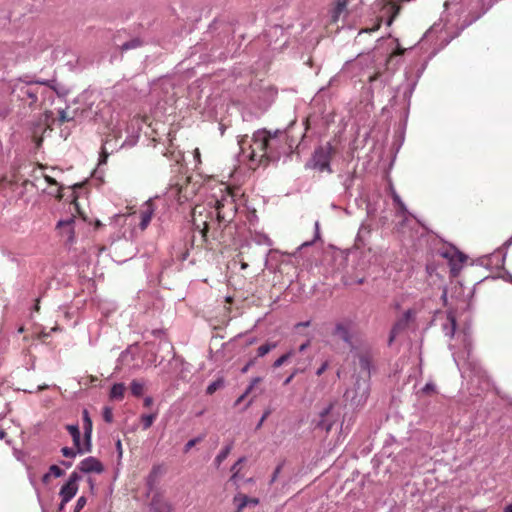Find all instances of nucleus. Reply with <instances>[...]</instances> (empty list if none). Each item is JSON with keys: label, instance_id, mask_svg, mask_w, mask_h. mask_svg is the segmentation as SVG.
Segmentation results:
<instances>
[{"label": "nucleus", "instance_id": "1", "mask_svg": "<svg viewBox=\"0 0 512 512\" xmlns=\"http://www.w3.org/2000/svg\"><path fill=\"white\" fill-rule=\"evenodd\" d=\"M234 197V192L225 187V193L220 199L193 208V225L200 231L204 241L209 231H217L232 221L237 211Z\"/></svg>", "mask_w": 512, "mask_h": 512}, {"label": "nucleus", "instance_id": "2", "mask_svg": "<svg viewBox=\"0 0 512 512\" xmlns=\"http://www.w3.org/2000/svg\"><path fill=\"white\" fill-rule=\"evenodd\" d=\"M336 154V148L327 142L315 149L310 160L306 163V168H311L319 172L331 174L333 172L330 162Z\"/></svg>", "mask_w": 512, "mask_h": 512}, {"label": "nucleus", "instance_id": "3", "mask_svg": "<svg viewBox=\"0 0 512 512\" xmlns=\"http://www.w3.org/2000/svg\"><path fill=\"white\" fill-rule=\"evenodd\" d=\"M268 142L269 131L263 129L253 134L251 144L249 145L251 150L249 158L251 161L258 162V164H267L270 162L268 161Z\"/></svg>", "mask_w": 512, "mask_h": 512}, {"label": "nucleus", "instance_id": "4", "mask_svg": "<svg viewBox=\"0 0 512 512\" xmlns=\"http://www.w3.org/2000/svg\"><path fill=\"white\" fill-rule=\"evenodd\" d=\"M370 392L369 379H358L353 389H348L344 397L351 405L355 407L363 406L368 399Z\"/></svg>", "mask_w": 512, "mask_h": 512}, {"label": "nucleus", "instance_id": "5", "mask_svg": "<svg viewBox=\"0 0 512 512\" xmlns=\"http://www.w3.org/2000/svg\"><path fill=\"white\" fill-rule=\"evenodd\" d=\"M355 330V324L349 319L340 320L335 323L332 331V336L336 339L342 340L348 346H353V335Z\"/></svg>", "mask_w": 512, "mask_h": 512}, {"label": "nucleus", "instance_id": "6", "mask_svg": "<svg viewBox=\"0 0 512 512\" xmlns=\"http://www.w3.org/2000/svg\"><path fill=\"white\" fill-rule=\"evenodd\" d=\"M286 133L284 131H275L271 133L269 131V142L267 145L268 149V161H276L280 157V150L283 148L286 142Z\"/></svg>", "mask_w": 512, "mask_h": 512}, {"label": "nucleus", "instance_id": "7", "mask_svg": "<svg viewBox=\"0 0 512 512\" xmlns=\"http://www.w3.org/2000/svg\"><path fill=\"white\" fill-rule=\"evenodd\" d=\"M415 315H416V311L414 309H408L407 311L404 312L402 317L399 318L394 323V325L390 331V336H389V340H388L389 345H391L393 343L396 336L400 332H402L403 330H405L408 327L410 321H412L414 319Z\"/></svg>", "mask_w": 512, "mask_h": 512}, {"label": "nucleus", "instance_id": "8", "mask_svg": "<svg viewBox=\"0 0 512 512\" xmlns=\"http://www.w3.org/2000/svg\"><path fill=\"white\" fill-rule=\"evenodd\" d=\"M80 479L77 472L71 473L68 481L61 487L59 495L64 503H68L78 491V480Z\"/></svg>", "mask_w": 512, "mask_h": 512}, {"label": "nucleus", "instance_id": "9", "mask_svg": "<svg viewBox=\"0 0 512 512\" xmlns=\"http://www.w3.org/2000/svg\"><path fill=\"white\" fill-rule=\"evenodd\" d=\"M74 223L75 217L72 216L66 220H60L56 225V229L59 231L60 236L65 239L67 244H72L74 242Z\"/></svg>", "mask_w": 512, "mask_h": 512}, {"label": "nucleus", "instance_id": "10", "mask_svg": "<svg viewBox=\"0 0 512 512\" xmlns=\"http://www.w3.org/2000/svg\"><path fill=\"white\" fill-rule=\"evenodd\" d=\"M78 468L84 473H101L104 470L102 463L95 457L85 458L80 462Z\"/></svg>", "mask_w": 512, "mask_h": 512}, {"label": "nucleus", "instance_id": "11", "mask_svg": "<svg viewBox=\"0 0 512 512\" xmlns=\"http://www.w3.org/2000/svg\"><path fill=\"white\" fill-rule=\"evenodd\" d=\"M153 212L152 205L150 203H146L137 213L139 227L142 231L145 230L151 222Z\"/></svg>", "mask_w": 512, "mask_h": 512}, {"label": "nucleus", "instance_id": "12", "mask_svg": "<svg viewBox=\"0 0 512 512\" xmlns=\"http://www.w3.org/2000/svg\"><path fill=\"white\" fill-rule=\"evenodd\" d=\"M234 504L237 506L236 512H242L248 505L256 506L259 504L258 498L248 497L243 493H238L233 498Z\"/></svg>", "mask_w": 512, "mask_h": 512}, {"label": "nucleus", "instance_id": "13", "mask_svg": "<svg viewBox=\"0 0 512 512\" xmlns=\"http://www.w3.org/2000/svg\"><path fill=\"white\" fill-rule=\"evenodd\" d=\"M151 509L154 512H171L172 506L169 502L163 499L159 494L153 496L151 500Z\"/></svg>", "mask_w": 512, "mask_h": 512}, {"label": "nucleus", "instance_id": "14", "mask_svg": "<svg viewBox=\"0 0 512 512\" xmlns=\"http://www.w3.org/2000/svg\"><path fill=\"white\" fill-rule=\"evenodd\" d=\"M350 0H336L334 7L330 11L331 22L337 23L341 14L346 11Z\"/></svg>", "mask_w": 512, "mask_h": 512}, {"label": "nucleus", "instance_id": "15", "mask_svg": "<svg viewBox=\"0 0 512 512\" xmlns=\"http://www.w3.org/2000/svg\"><path fill=\"white\" fill-rule=\"evenodd\" d=\"M359 366L364 372V378L370 379V367L372 363V356L369 352H362L358 355Z\"/></svg>", "mask_w": 512, "mask_h": 512}, {"label": "nucleus", "instance_id": "16", "mask_svg": "<svg viewBox=\"0 0 512 512\" xmlns=\"http://www.w3.org/2000/svg\"><path fill=\"white\" fill-rule=\"evenodd\" d=\"M83 429H84L85 440L88 445V448L86 450L89 451L90 438H91V433H92V421H91V418H90L87 410L83 411Z\"/></svg>", "mask_w": 512, "mask_h": 512}, {"label": "nucleus", "instance_id": "17", "mask_svg": "<svg viewBox=\"0 0 512 512\" xmlns=\"http://www.w3.org/2000/svg\"><path fill=\"white\" fill-rule=\"evenodd\" d=\"M67 430L70 433V435L72 436V439H73L74 445L77 448V451L80 453L84 452V450H82L80 447L81 434H80V430H79L78 426L77 425H68Z\"/></svg>", "mask_w": 512, "mask_h": 512}, {"label": "nucleus", "instance_id": "18", "mask_svg": "<svg viewBox=\"0 0 512 512\" xmlns=\"http://www.w3.org/2000/svg\"><path fill=\"white\" fill-rule=\"evenodd\" d=\"M126 387L123 383H116L110 390V398L115 400H122L124 397Z\"/></svg>", "mask_w": 512, "mask_h": 512}, {"label": "nucleus", "instance_id": "19", "mask_svg": "<svg viewBox=\"0 0 512 512\" xmlns=\"http://www.w3.org/2000/svg\"><path fill=\"white\" fill-rule=\"evenodd\" d=\"M164 472V469L162 466L157 465L153 466L152 470L150 471L148 478H147V484L152 488V486L156 483L158 477Z\"/></svg>", "mask_w": 512, "mask_h": 512}, {"label": "nucleus", "instance_id": "20", "mask_svg": "<svg viewBox=\"0 0 512 512\" xmlns=\"http://www.w3.org/2000/svg\"><path fill=\"white\" fill-rule=\"evenodd\" d=\"M164 472V469L162 466L157 465L153 466L152 470L150 471L148 478H147V484L152 488V486L156 483L158 477Z\"/></svg>", "mask_w": 512, "mask_h": 512}, {"label": "nucleus", "instance_id": "21", "mask_svg": "<svg viewBox=\"0 0 512 512\" xmlns=\"http://www.w3.org/2000/svg\"><path fill=\"white\" fill-rule=\"evenodd\" d=\"M164 472V469L162 466L157 465L153 466L152 470L150 471L148 478H147V484L152 488V486L156 483L158 477Z\"/></svg>", "mask_w": 512, "mask_h": 512}, {"label": "nucleus", "instance_id": "22", "mask_svg": "<svg viewBox=\"0 0 512 512\" xmlns=\"http://www.w3.org/2000/svg\"><path fill=\"white\" fill-rule=\"evenodd\" d=\"M246 461V457H241L238 459V461L231 467L232 475L229 479L230 482L237 485L238 479H239V473H240V465L243 464Z\"/></svg>", "mask_w": 512, "mask_h": 512}, {"label": "nucleus", "instance_id": "23", "mask_svg": "<svg viewBox=\"0 0 512 512\" xmlns=\"http://www.w3.org/2000/svg\"><path fill=\"white\" fill-rule=\"evenodd\" d=\"M233 448V444L230 443L228 445H226L221 451L220 453L215 457L214 459V464L216 465V467H220V465L222 464V462L228 457V455L230 454L231 450Z\"/></svg>", "mask_w": 512, "mask_h": 512}, {"label": "nucleus", "instance_id": "24", "mask_svg": "<svg viewBox=\"0 0 512 512\" xmlns=\"http://www.w3.org/2000/svg\"><path fill=\"white\" fill-rule=\"evenodd\" d=\"M130 390L135 397H140L144 392V383L137 379H134L130 383Z\"/></svg>", "mask_w": 512, "mask_h": 512}, {"label": "nucleus", "instance_id": "25", "mask_svg": "<svg viewBox=\"0 0 512 512\" xmlns=\"http://www.w3.org/2000/svg\"><path fill=\"white\" fill-rule=\"evenodd\" d=\"M262 381V378L256 377L251 381V384L248 386L246 391L235 401V406H238L248 394H250L255 387V385L259 384Z\"/></svg>", "mask_w": 512, "mask_h": 512}, {"label": "nucleus", "instance_id": "26", "mask_svg": "<svg viewBox=\"0 0 512 512\" xmlns=\"http://www.w3.org/2000/svg\"><path fill=\"white\" fill-rule=\"evenodd\" d=\"M330 409H331V406L328 407L327 409H325L322 413H321V420L320 422L318 423V426L322 429H324L327 433L331 430L332 428V423L331 422H327V420L325 419L326 416L329 414L330 412Z\"/></svg>", "mask_w": 512, "mask_h": 512}, {"label": "nucleus", "instance_id": "27", "mask_svg": "<svg viewBox=\"0 0 512 512\" xmlns=\"http://www.w3.org/2000/svg\"><path fill=\"white\" fill-rule=\"evenodd\" d=\"M63 474L64 471L60 467H58L57 465H52L49 468V473L45 474L42 480L43 482L47 483L51 475H53L54 477H60Z\"/></svg>", "mask_w": 512, "mask_h": 512}, {"label": "nucleus", "instance_id": "28", "mask_svg": "<svg viewBox=\"0 0 512 512\" xmlns=\"http://www.w3.org/2000/svg\"><path fill=\"white\" fill-rule=\"evenodd\" d=\"M142 46V41L139 38H134L130 41L125 42L123 45H121L120 49L122 52L128 51L130 49H135Z\"/></svg>", "mask_w": 512, "mask_h": 512}, {"label": "nucleus", "instance_id": "29", "mask_svg": "<svg viewBox=\"0 0 512 512\" xmlns=\"http://www.w3.org/2000/svg\"><path fill=\"white\" fill-rule=\"evenodd\" d=\"M295 355V351L294 350H290L289 352L283 354L282 356H280L278 359H276L273 363V367L274 368H279L281 367L288 359H290L291 357H293Z\"/></svg>", "mask_w": 512, "mask_h": 512}, {"label": "nucleus", "instance_id": "30", "mask_svg": "<svg viewBox=\"0 0 512 512\" xmlns=\"http://www.w3.org/2000/svg\"><path fill=\"white\" fill-rule=\"evenodd\" d=\"M224 385V381L223 379L219 378L215 381H213L212 383H210L206 389V393L208 395H212L214 394L218 389H220L221 387H223Z\"/></svg>", "mask_w": 512, "mask_h": 512}, {"label": "nucleus", "instance_id": "31", "mask_svg": "<svg viewBox=\"0 0 512 512\" xmlns=\"http://www.w3.org/2000/svg\"><path fill=\"white\" fill-rule=\"evenodd\" d=\"M387 4L389 6V10L392 13L390 18L387 21V24L391 25L392 22L394 21V19L396 18V16L398 15L399 11H400V6L398 4H396L395 2H392V1H389Z\"/></svg>", "mask_w": 512, "mask_h": 512}, {"label": "nucleus", "instance_id": "32", "mask_svg": "<svg viewBox=\"0 0 512 512\" xmlns=\"http://www.w3.org/2000/svg\"><path fill=\"white\" fill-rule=\"evenodd\" d=\"M156 414H144L141 416V421L143 423V429L146 430L150 428L153 424V422L156 419Z\"/></svg>", "mask_w": 512, "mask_h": 512}, {"label": "nucleus", "instance_id": "33", "mask_svg": "<svg viewBox=\"0 0 512 512\" xmlns=\"http://www.w3.org/2000/svg\"><path fill=\"white\" fill-rule=\"evenodd\" d=\"M275 347H276V343H267V344L261 345L257 350L258 357L265 356Z\"/></svg>", "mask_w": 512, "mask_h": 512}, {"label": "nucleus", "instance_id": "34", "mask_svg": "<svg viewBox=\"0 0 512 512\" xmlns=\"http://www.w3.org/2000/svg\"><path fill=\"white\" fill-rule=\"evenodd\" d=\"M81 187H82V184H74L73 187H72L73 189L71 191V195H70L71 203L74 205V207H75V209L77 210L78 213H80V211H79V205H78V202H77L78 197L76 195L75 189L81 188Z\"/></svg>", "mask_w": 512, "mask_h": 512}, {"label": "nucleus", "instance_id": "35", "mask_svg": "<svg viewBox=\"0 0 512 512\" xmlns=\"http://www.w3.org/2000/svg\"><path fill=\"white\" fill-rule=\"evenodd\" d=\"M447 320L449 321L450 327L446 332L447 335L453 336L456 329V319L452 313H449L447 316Z\"/></svg>", "mask_w": 512, "mask_h": 512}, {"label": "nucleus", "instance_id": "36", "mask_svg": "<svg viewBox=\"0 0 512 512\" xmlns=\"http://www.w3.org/2000/svg\"><path fill=\"white\" fill-rule=\"evenodd\" d=\"M103 418L106 422L111 423L113 421V412L110 407H105L103 411Z\"/></svg>", "mask_w": 512, "mask_h": 512}, {"label": "nucleus", "instance_id": "37", "mask_svg": "<svg viewBox=\"0 0 512 512\" xmlns=\"http://www.w3.org/2000/svg\"><path fill=\"white\" fill-rule=\"evenodd\" d=\"M422 393H424L426 395H431V394L435 393V385L433 383H427L422 388Z\"/></svg>", "mask_w": 512, "mask_h": 512}, {"label": "nucleus", "instance_id": "38", "mask_svg": "<svg viewBox=\"0 0 512 512\" xmlns=\"http://www.w3.org/2000/svg\"><path fill=\"white\" fill-rule=\"evenodd\" d=\"M200 441H201V438H200V437L189 440V441L185 444L184 451H185V452H188L191 448H193V447H194L197 443H199Z\"/></svg>", "mask_w": 512, "mask_h": 512}, {"label": "nucleus", "instance_id": "39", "mask_svg": "<svg viewBox=\"0 0 512 512\" xmlns=\"http://www.w3.org/2000/svg\"><path fill=\"white\" fill-rule=\"evenodd\" d=\"M85 505H86V498L84 496H81L80 498H78V500L76 502L74 512H79L81 509L84 508Z\"/></svg>", "mask_w": 512, "mask_h": 512}, {"label": "nucleus", "instance_id": "40", "mask_svg": "<svg viewBox=\"0 0 512 512\" xmlns=\"http://www.w3.org/2000/svg\"><path fill=\"white\" fill-rule=\"evenodd\" d=\"M61 452H62L63 456L69 457V458L75 457V455H76V452L72 448H69V447L62 448Z\"/></svg>", "mask_w": 512, "mask_h": 512}, {"label": "nucleus", "instance_id": "41", "mask_svg": "<svg viewBox=\"0 0 512 512\" xmlns=\"http://www.w3.org/2000/svg\"><path fill=\"white\" fill-rule=\"evenodd\" d=\"M328 367H329L328 361L323 362L322 365L317 369L316 375L321 376L327 370Z\"/></svg>", "mask_w": 512, "mask_h": 512}, {"label": "nucleus", "instance_id": "42", "mask_svg": "<svg viewBox=\"0 0 512 512\" xmlns=\"http://www.w3.org/2000/svg\"><path fill=\"white\" fill-rule=\"evenodd\" d=\"M281 469H282V465H278V466L276 467V469H275V471H274V473H273V475H272L271 481H270L271 483H273V482H275V481H276V479H277V477H278V475H279V473H280Z\"/></svg>", "mask_w": 512, "mask_h": 512}, {"label": "nucleus", "instance_id": "43", "mask_svg": "<svg viewBox=\"0 0 512 512\" xmlns=\"http://www.w3.org/2000/svg\"><path fill=\"white\" fill-rule=\"evenodd\" d=\"M44 179L50 185H58V182L54 178L50 177L49 175H44Z\"/></svg>", "mask_w": 512, "mask_h": 512}, {"label": "nucleus", "instance_id": "44", "mask_svg": "<svg viewBox=\"0 0 512 512\" xmlns=\"http://www.w3.org/2000/svg\"><path fill=\"white\" fill-rule=\"evenodd\" d=\"M193 156H194V159L198 162V163H201V154H200V150L198 148H196L193 152Z\"/></svg>", "mask_w": 512, "mask_h": 512}, {"label": "nucleus", "instance_id": "45", "mask_svg": "<svg viewBox=\"0 0 512 512\" xmlns=\"http://www.w3.org/2000/svg\"><path fill=\"white\" fill-rule=\"evenodd\" d=\"M309 346H310V340L306 341L305 343H303L299 346V352L305 351Z\"/></svg>", "mask_w": 512, "mask_h": 512}, {"label": "nucleus", "instance_id": "46", "mask_svg": "<svg viewBox=\"0 0 512 512\" xmlns=\"http://www.w3.org/2000/svg\"><path fill=\"white\" fill-rule=\"evenodd\" d=\"M297 374V370H295L289 377H287L284 381V385H288L292 379L295 377V375Z\"/></svg>", "mask_w": 512, "mask_h": 512}, {"label": "nucleus", "instance_id": "47", "mask_svg": "<svg viewBox=\"0 0 512 512\" xmlns=\"http://www.w3.org/2000/svg\"><path fill=\"white\" fill-rule=\"evenodd\" d=\"M404 51H405V49H403V48H397V49H396V50H395V51L390 55V57H392V56H396V55H402V54H404Z\"/></svg>", "mask_w": 512, "mask_h": 512}, {"label": "nucleus", "instance_id": "48", "mask_svg": "<svg viewBox=\"0 0 512 512\" xmlns=\"http://www.w3.org/2000/svg\"><path fill=\"white\" fill-rule=\"evenodd\" d=\"M153 403V399L151 397H146L144 399V406L149 407Z\"/></svg>", "mask_w": 512, "mask_h": 512}, {"label": "nucleus", "instance_id": "49", "mask_svg": "<svg viewBox=\"0 0 512 512\" xmlns=\"http://www.w3.org/2000/svg\"><path fill=\"white\" fill-rule=\"evenodd\" d=\"M62 190H63L62 187H60L59 190H58V194L56 195V198L58 200H62L64 198V194L62 193Z\"/></svg>", "mask_w": 512, "mask_h": 512}, {"label": "nucleus", "instance_id": "50", "mask_svg": "<svg viewBox=\"0 0 512 512\" xmlns=\"http://www.w3.org/2000/svg\"><path fill=\"white\" fill-rule=\"evenodd\" d=\"M393 201H394L396 204H400V203L402 202V201H401V199H400V197H399V195H397V194H394V195H393Z\"/></svg>", "mask_w": 512, "mask_h": 512}, {"label": "nucleus", "instance_id": "51", "mask_svg": "<svg viewBox=\"0 0 512 512\" xmlns=\"http://www.w3.org/2000/svg\"><path fill=\"white\" fill-rule=\"evenodd\" d=\"M397 206H398L400 211H402V212L406 211V207H405V204L403 202H401L400 204H397Z\"/></svg>", "mask_w": 512, "mask_h": 512}, {"label": "nucleus", "instance_id": "52", "mask_svg": "<svg viewBox=\"0 0 512 512\" xmlns=\"http://www.w3.org/2000/svg\"><path fill=\"white\" fill-rule=\"evenodd\" d=\"M310 325V322L307 321V322H300L297 324V327H307Z\"/></svg>", "mask_w": 512, "mask_h": 512}, {"label": "nucleus", "instance_id": "53", "mask_svg": "<svg viewBox=\"0 0 512 512\" xmlns=\"http://www.w3.org/2000/svg\"><path fill=\"white\" fill-rule=\"evenodd\" d=\"M252 362H249L248 364H246L243 368H242V372L243 373H246L249 369V367L251 366Z\"/></svg>", "mask_w": 512, "mask_h": 512}, {"label": "nucleus", "instance_id": "54", "mask_svg": "<svg viewBox=\"0 0 512 512\" xmlns=\"http://www.w3.org/2000/svg\"><path fill=\"white\" fill-rule=\"evenodd\" d=\"M503 512H512V503L507 505L505 508H504V511Z\"/></svg>", "mask_w": 512, "mask_h": 512}, {"label": "nucleus", "instance_id": "55", "mask_svg": "<svg viewBox=\"0 0 512 512\" xmlns=\"http://www.w3.org/2000/svg\"><path fill=\"white\" fill-rule=\"evenodd\" d=\"M378 77H379V73H375L373 76H371V77L369 78V81H370V82H373V81H375Z\"/></svg>", "mask_w": 512, "mask_h": 512}, {"label": "nucleus", "instance_id": "56", "mask_svg": "<svg viewBox=\"0 0 512 512\" xmlns=\"http://www.w3.org/2000/svg\"><path fill=\"white\" fill-rule=\"evenodd\" d=\"M66 504H67V503H64V502H63V499H61V503H60V505H59L58 510H59V511H62V510L64 509V507H65V505H66Z\"/></svg>", "mask_w": 512, "mask_h": 512}, {"label": "nucleus", "instance_id": "57", "mask_svg": "<svg viewBox=\"0 0 512 512\" xmlns=\"http://www.w3.org/2000/svg\"><path fill=\"white\" fill-rule=\"evenodd\" d=\"M379 27H380V24H377L374 28L369 29V30H368V29H366V30H364V31H365V32L376 31L377 29H379Z\"/></svg>", "mask_w": 512, "mask_h": 512}, {"label": "nucleus", "instance_id": "58", "mask_svg": "<svg viewBox=\"0 0 512 512\" xmlns=\"http://www.w3.org/2000/svg\"><path fill=\"white\" fill-rule=\"evenodd\" d=\"M6 436V432L4 430H0V439H4Z\"/></svg>", "mask_w": 512, "mask_h": 512}, {"label": "nucleus", "instance_id": "59", "mask_svg": "<svg viewBox=\"0 0 512 512\" xmlns=\"http://www.w3.org/2000/svg\"><path fill=\"white\" fill-rule=\"evenodd\" d=\"M268 414H269L268 412L264 413V415L262 416L261 420L264 421L267 418Z\"/></svg>", "mask_w": 512, "mask_h": 512}, {"label": "nucleus", "instance_id": "60", "mask_svg": "<svg viewBox=\"0 0 512 512\" xmlns=\"http://www.w3.org/2000/svg\"><path fill=\"white\" fill-rule=\"evenodd\" d=\"M268 414H269L268 412L264 413V415L262 416L261 420L264 421L267 418Z\"/></svg>", "mask_w": 512, "mask_h": 512}, {"label": "nucleus", "instance_id": "61", "mask_svg": "<svg viewBox=\"0 0 512 512\" xmlns=\"http://www.w3.org/2000/svg\"><path fill=\"white\" fill-rule=\"evenodd\" d=\"M225 300H226V302H227V303H229V304H230V303H232V298H231V297H226V299H225Z\"/></svg>", "mask_w": 512, "mask_h": 512}, {"label": "nucleus", "instance_id": "62", "mask_svg": "<svg viewBox=\"0 0 512 512\" xmlns=\"http://www.w3.org/2000/svg\"><path fill=\"white\" fill-rule=\"evenodd\" d=\"M35 310L39 311V304L38 303L35 305Z\"/></svg>", "mask_w": 512, "mask_h": 512}, {"label": "nucleus", "instance_id": "63", "mask_svg": "<svg viewBox=\"0 0 512 512\" xmlns=\"http://www.w3.org/2000/svg\"><path fill=\"white\" fill-rule=\"evenodd\" d=\"M4 181H6V177H3V178H1V179H0V184H1L2 182H4Z\"/></svg>", "mask_w": 512, "mask_h": 512}, {"label": "nucleus", "instance_id": "64", "mask_svg": "<svg viewBox=\"0 0 512 512\" xmlns=\"http://www.w3.org/2000/svg\"><path fill=\"white\" fill-rule=\"evenodd\" d=\"M64 465H66L67 467H70L71 466V463H66V462H63Z\"/></svg>", "mask_w": 512, "mask_h": 512}]
</instances>
